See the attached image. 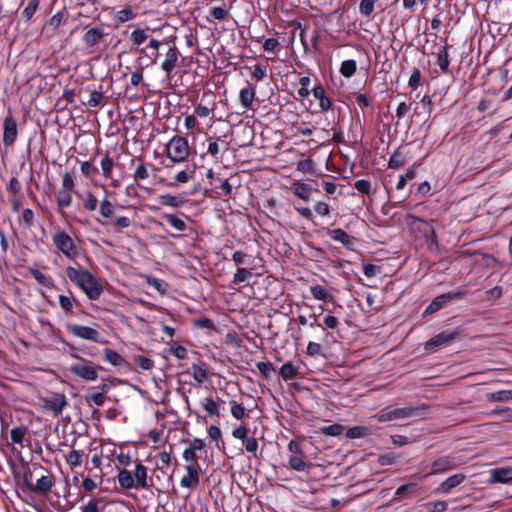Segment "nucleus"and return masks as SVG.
Masks as SVG:
<instances>
[{"label":"nucleus","instance_id":"f257e3e1","mask_svg":"<svg viewBox=\"0 0 512 512\" xmlns=\"http://www.w3.org/2000/svg\"><path fill=\"white\" fill-rule=\"evenodd\" d=\"M66 274L85 293L89 300H98L102 295L103 287L101 283L89 270L68 266Z\"/></svg>","mask_w":512,"mask_h":512},{"label":"nucleus","instance_id":"f03ea898","mask_svg":"<svg viewBox=\"0 0 512 512\" xmlns=\"http://www.w3.org/2000/svg\"><path fill=\"white\" fill-rule=\"evenodd\" d=\"M166 155L174 163L184 162L189 155V145L185 137L175 135L166 145Z\"/></svg>","mask_w":512,"mask_h":512},{"label":"nucleus","instance_id":"7ed1b4c3","mask_svg":"<svg viewBox=\"0 0 512 512\" xmlns=\"http://www.w3.org/2000/svg\"><path fill=\"white\" fill-rule=\"evenodd\" d=\"M52 242L56 248L68 259H75L78 247L74 240L64 230H58L52 235Z\"/></svg>","mask_w":512,"mask_h":512},{"label":"nucleus","instance_id":"20e7f679","mask_svg":"<svg viewBox=\"0 0 512 512\" xmlns=\"http://www.w3.org/2000/svg\"><path fill=\"white\" fill-rule=\"evenodd\" d=\"M458 338L456 330L442 331L435 336L431 337L424 343V349L427 353L432 354L437 352L440 348L447 347Z\"/></svg>","mask_w":512,"mask_h":512},{"label":"nucleus","instance_id":"39448f33","mask_svg":"<svg viewBox=\"0 0 512 512\" xmlns=\"http://www.w3.org/2000/svg\"><path fill=\"white\" fill-rule=\"evenodd\" d=\"M464 294V291L457 290L449 291L447 293L436 296L426 307L423 316L432 315L448 306L451 302L455 300H461L464 297Z\"/></svg>","mask_w":512,"mask_h":512},{"label":"nucleus","instance_id":"423d86ee","mask_svg":"<svg viewBox=\"0 0 512 512\" xmlns=\"http://www.w3.org/2000/svg\"><path fill=\"white\" fill-rule=\"evenodd\" d=\"M100 368V366H93L88 360L83 358L81 361L70 365L69 371L84 381L93 382L98 379V369Z\"/></svg>","mask_w":512,"mask_h":512},{"label":"nucleus","instance_id":"0eeeda50","mask_svg":"<svg viewBox=\"0 0 512 512\" xmlns=\"http://www.w3.org/2000/svg\"><path fill=\"white\" fill-rule=\"evenodd\" d=\"M421 414V410L416 407L406 406L385 411L378 416L380 422H390L394 420H405L410 417H417Z\"/></svg>","mask_w":512,"mask_h":512},{"label":"nucleus","instance_id":"6e6552de","mask_svg":"<svg viewBox=\"0 0 512 512\" xmlns=\"http://www.w3.org/2000/svg\"><path fill=\"white\" fill-rule=\"evenodd\" d=\"M66 330L83 340L92 341L95 343H104L105 341L101 338L100 333L89 326H84L80 324H68L66 325Z\"/></svg>","mask_w":512,"mask_h":512},{"label":"nucleus","instance_id":"1a4fd4ad","mask_svg":"<svg viewBox=\"0 0 512 512\" xmlns=\"http://www.w3.org/2000/svg\"><path fill=\"white\" fill-rule=\"evenodd\" d=\"M227 135L223 137L217 138H208V147L206 153L202 155L204 157L206 154L211 155L215 160H220L223 158L224 154L229 150L230 141L227 139Z\"/></svg>","mask_w":512,"mask_h":512},{"label":"nucleus","instance_id":"9d476101","mask_svg":"<svg viewBox=\"0 0 512 512\" xmlns=\"http://www.w3.org/2000/svg\"><path fill=\"white\" fill-rule=\"evenodd\" d=\"M68 405L66 396L63 393H54L51 396L42 398V408L52 412L54 415L62 413L63 409Z\"/></svg>","mask_w":512,"mask_h":512},{"label":"nucleus","instance_id":"9b49d317","mask_svg":"<svg viewBox=\"0 0 512 512\" xmlns=\"http://www.w3.org/2000/svg\"><path fill=\"white\" fill-rule=\"evenodd\" d=\"M18 137L17 121L12 115H7L3 120V144L5 147L14 145Z\"/></svg>","mask_w":512,"mask_h":512},{"label":"nucleus","instance_id":"f8f14e48","mask_svg":"<svg viewBox=\"0 0 512 512\" xmlns=\"http://www.w3.org/2000/svg\"><path fill=\"white\" fill-rule=\"evenodd\" d=\"M134 464V480L136 483V488L147 489L151 487L153 484L152 482H148V468L138 459L134 461Z\"/></svg>","mask_w":512,"mask_h":512},{"label":"nucleus","instance_id":"ddd939ff","mask_svg":"<svg viewBox=\"0 0 512 512\" xmlns=\"http://www.w3.org/2000/svg\"><path fill=\"white\" fill-rule=\"evenodd\" d=\"M179 57V51L176 45L169 47L166 52L165 60L161 64V69L166 73L167 77L170 78L173 70L177 66Z\"/></svg>","mask_w":512,"mask_h":512},{"label":"nucleus","instance_id":"4468645a","mask_svg":"<svg viewBox=\"0 0 512 512\" xmlns=\"http://www.w3.org/2000/svg\"><path fill=\"white\" fill-rule=\"evenodd\" d=\"M327 235L335 242H339L348 250H353V240L354 238L348 235L343 229L335 228V229H327Z\"/></svg>","mask_w":512,"mask_h":512},{"label":"nucleus","instance_id":"2eb2a0df","mask_svg":"<svg viewBox=\"0 0 512 512\" xmlns=\"http://www.w3.org/2000/svg\"><path fill=\"white\" fill-rule=\"evenodd\" d=\"M490 483L512 484V467L494 468L490 471Z\"/></svg>","mask_w":512,"mask_h":512},{"label":"nucleus","instance_id":"dca6fc26","mask_svg":"<svg viewBox=\"0 0 512 512\" xmlns=\"http://www.w3.org/2000/svg\"><path fill=\"white\" fill-rule=\"evenodd\" d=\"M185 468L187 474L181 478L180 485L183 488H193L199 483L198 467H195L194 464H187Z\"/></svg>","mask_w":512,"mask_h":512},{"label":"nucleus","instance_id":"f3484780","mask_svg":"<svg viewBox=\"0 0 512 512\" xmlns=\"http://www.w3.org/2000/svg\"><path fill=\"white\" fill-rule=\"evenodd\" d=\"M453 469V462L449 456L436 458L431 465L430 475L442 474Z\"/></svg>","mask_w":512,"mask_h":512},{"label":"nucleus","instance_id":"a211bd4d","mask_svg":"<svg viewBox=\"0 0 512 512\" xmlns=\"http://www.w3.org/2000/svg\"><path fill=\"white\" fill-rule=\"evenodd\" d=\"M177 214L164 213L162 218L168 222V224L179 232H184L187 230V224L184 219H188L184 213L180 212Z\"/></svg>","mask_w":512,"mask_h":512},{"label":"nucleus","instance_id":"6ab92c4d","mask_svg":"<svg viewBox=\"0 0 512 512\" xmlns=\"http://www.w3.org/2000/svg\"><path fill=\"white\" fill-rule=\"evenodd\" d=\"M291 191L292 193L298 197L301 200L309 201L311 197L312 192V186L310 184L301 182V181H294L291 184Z\"/></svg>","mask_w":512,"mask_h":512},{"label":"nucleus","instance_id":"aec40b11","mask_svg":"<svg viewBox=\"0 0 512 512\" xmlns=\"http://www.w3.org/2000/svg\"><path fill=\"white\" fill-rule=\"evenodd\" d=\"M195 171H196L195 164L187 165L185 169L179 171L174 176V182L168 183L167 186L173 187V186H175V184L187 183L189 180H191L194 177Z\"/></svg>","mask_w":512,"mask_h":512},{"label":"nucleus","instance_id":"412c9836","mask_svg":"<svg viewBox=\"0 0 512 512\" xmlns=\"http://www.w3.org/2000/svg\"><path fill=\"white\" fill-rule=\"evenodd\" d=\"M465 478V475L461 473L454 474L448 477L445 481H443L439 485L438 490H440L442 493L448 494L451 492L452 489L463 483Z\"/></svg>","mask_w":512,"mask_h":512},{"label":"nucleus","instance_id":"4be33fe9","mask_svg":"<svg viewBox=\"0 0 512 512\" xmlns=\"http://www.w3.org/2000/svg\"><path fill=\"white\" fill-rule=\"evenodd\" d=\"M103 37L104 30L100 27H93L85 32L83 36V41L87 46L93 47L100 43Z\"/></svg>","mask_w":512,"mask_h":512},{"label":"nucleus","instance_id":"5701e85b","mask_svg":"<svg viewBox=\"0 0 512 512\" xmlns=\"http://www.w3.org/2000/svg\"><path fill=\"white\" fill-rule=\"evenodd\" d=\"M436 55L435 65L440 68L443 73H447L449 71L450 59L448 53V45L439 48Z\"/></svg>","mask_w":512,"mask_h":512},{"label":"nucleus","instance_id":"b1692460","mask_svg":"<svg viewBox=\"0 0 512 512\" xmlns=\"http://www.w3.org/2000/svg\"><path fill=\"white\" fill-rule=\"evenodd\" d=\"M86 90L90 92V95L87 100L82 101L83 105L88 109L100 106L105 97V93L103 91L91 89L90 86H87Z\"/></svg>","mask_w":512,"mask_h":512},{"label":"nucleus","instance_id":"393cba45","mask_svg":"<svg viewBox=\"0 0 512 512\" xmlns=\"http://www.w3.org/2000/svg\"><path fill=\"white\" fill-rule=\"evenodd\" d=\"M102 355L104 360L114 367H120L126 364V360L123 358V356L113 349L104 348L102 350Z\"/></svg>","mask_w":512,"mask_h":512},{"label":"nucleus","instance_id":"a878e982","mask_svg":"<svg viewBox=\"0 0 512 512\" xmlns=\"http://www.w3.org/2000/svg\"><path fill=\"white\" fill-rule=\"evenodd\" d=\"M191 369L194 380L199 384L204 383L211 376L210 371L203 363H193Z\"/></svg>","mask_w":512,"mask_h":512},{"label":"nucleus","instance_id":"bb28decb","mask_svg":"<svg viewBox=\"0 0 512 512\" xmlns=\"http://www.w3.org/2000/svg\"><path fill=\"white\" fill-rule=\"evenodd\" d=\"M117 481L119 486L126 490L136 487L134 475L132 474L131 471L126 469L119 470L117 475Z\"/></svg>","mask_w":512,"mask_h":512},{"label":"nucleus","instance_id":"cd10ccee","mask_svg":"<svg viewBox=\"0 0 512 512\" xmlns=\"http://www.w3.org/2000/svg\"><path fill=\"white\" fill-rule=\"evenodd\" d=\"M29 272L40 285L48 289L54 288L55 284L51 275L43 273L37 268H30Z\"/></svg>","mask_w":512,"mask_h":512},{"label":"nucleus","instance_id":"c85d7f7f","mask_svg":"<svg viewBox=\"0 0 512 512\" xmlns=\"http://www.w3.org/2000/svg\"><path fill=\"white\" fill-rule=\"evenodd\" d=\"M64 18V12L58 11L55 13L52 17H50L43 26V31L46 33H50L51 35H54L60 24L62 23V20Z\"/></svg>","mask_w":512,"mask_h":512},{"label":"nucleus","instance_id":"c756f323","mask_svg":"<svg viewBox=\"0 0 512 512\" xmlns=\"http://www.w3.org/2000/svg\"><path fill=\"white\" fill-rule=\"evenodd\" d=\"M158 201H159L160 205L166 206V207H172V208H179L185 202V200L182 197L176 196V195H171L168 193L159 195Z\"/></svg>","mask_w":512,"mask_h":512},{"label":"nucleus","instance_id":"7c9ffc66","mask_svg":"<svg viewBox=\"0 0 512 512\" xmlns=\"http://www.w3.org/2000/svg\"><path fill=\"white\" fill-rule=\"evenodd\" d=\"M240 102L242 107L245 109H250L252 107L253 101L256 97V91L253 87H244L240 90L239 93Z\"/></svg>","mask_w":512,"mask_h":512},{"label":"nucleus","instance_id":"2f4dec72","mask_svg":"<svg viewBox=\"0 0 512 512\" xmlns=\"http://www.w3.org/2000/svg\"><path fill=\"white\" fill-rule=\"evenodd\" d=\"M299 374V367L294 365L291 361H287L279 369V375L283 380L287 381Z\"/></svg>","mask_w":512,"mask_h":512},{"label":"nucleus","instance_id":"473e14b6","mask_svg":"<svg viewBox=\"0 0 512 512\" xmlns=\"http://www.w3.org/2000/svg\"><path fill=\"white\" fill-rule=\"evenodd\" d=\"M202 408L208 412L210 416H215L219 418L220 416V406L219 404L213 399V397L208 396L205 397L201 401Z\"/></svg>","mask_w":512,"mask_h":512},{"label":"nucleus","instance_id":"72a5a7b5","mask_svg":"<svg viewBox=\"0 0 512 512\" xmlns=\"http://www.w3.org/2000/svg\"><path fill=\"white\" fill-rule=\"evenodd\" d=\"M232 261L237 265H246L248 267H252L255 261V258L251 254H247L242 251H235L232 254Z\"/></svg>","mask_w":512,"mask_h":512},{"label":"nucleus","instance_id":"f704fd0d","mask_svg":"<svg viewBox=\"0 0 512 512\" xmlns=\"http://www.w3.org/2000/svg\"><path fill=\"white\" fill-rule=\"evenodd\" d=\"M310 292L316 300L328 302L332 300L333 296L328 290L320 284H315L310 287Z\"/></svg>","mask_w":512,"mask_h":512},{"label":"nucleus","instance_id":"c9c22d12","mask_svg":"<svg viewBox=\"0 0 512 512\" xmlns=\"http://www.w3.org/2000/svg\"><path fill=\"white\" fill-rule=\"evenodd\" d=\"M53 481L49 476L40 477L34 487L32 488V492L34 493H47L53 487Z\"/></svg>","mask_w":512,"mask_h":512},{"label":"nucleus","instance_id":"e433bc0d","mask_svg":"<svg viewBox=\"0 0 512 512\" xmlns=\"http://www.w3.org/2000/svg\"><path fill=\"white\" fill-rule=\"evenodd\" d=\"M252 267L244 268V267H238L236 272L233 275L232 283L234 284H240V283H246L249 281V279L252 277Z\"/></svg>","mask_w":512,"mask_h":512},{"label":"nucleus","instance_id":"4c0bfd02","mask_svg":"<svg viewBox=\"0 0 512 512\" xmlns=\"http://www.w3.org/2000/svg\"><path fill=\"white\" fill-rule=\"evenodd\" d=\"M357 71V62L354 59H347L341 63L339 72L345 78H351Z\"/></svg>","mask_w":512,"mask_h":512},{"label":"nucleus","instance_id":"58836bf2","mask_svg":"<svg viewBox=\"0 0 512 512\" xmlns=\"http://www.w3.org/2000/svg\"><path fill=\"white\" fill-rule=\"evenodd\" d=\"M27 428L15 426L10 431V444H19L23 446Z\"/></svg>","mask_w":512,"mask_h":512},{"label":"nucleus","instance_id":"ea45409f","mask_svg":"<svg viewBox=\"0 0 512 512\" xmlns=\"http://www.w3.org/2000/svg\"><path fill=\"white\" fill-rule=\"evenodd\" d=\"M136 17L133 9L130 6H126L120 11L117 12L115 16V21L117 24H123L130 20H133Z\"/></svg>","mask_w":512,"mask_h":512},{"label":"nucleus","instance_id":"a19ab883","mask_svg":"<svg viewBox=\"0 0 512 512\" xmlns=\"http://www.w3.org/2000/svg\"><path fill=\"white\" fill-rule=\"evenodd\" d=\"M345 427L341 424H331L328 426H323L320 428V431L325 436L331 437H339L343 434Z\"/></svg>","mask_w":512,"mask_h":512},{"label":"nucleus","instance_id":"79ce46f5","mask_svg":"<svg viewBox=\"0 0 512 512\" xmlns=\"http://www.w3.org/2000/svg\"><path fill=\"white\" fill-rule=\"evenodd\" d=\"M100 166L102 170V175L105 178H110L112 175L114 161L108 153H105V155L101 158Z\"/></svg>","mask_w":512,"mask_h":512},{"label":"nucleus","instance_id":"37998d69","mask_svg":"<svg viewBox=\"0 0 512 512\" xmlns=\"http://www.w3.org/2000/svg\"><path fill=\"white\" fill-rule=\"evenodd\" d=\"M445 12L447 13V24L446 27H451L452 29L459 23V18L454 22V17L457 16L459 9L456 4H448L445 8Z\"/></svg>","mask_w":512,"mask_h":512},{"label":"nucleus","instance_id":"c03bdc74","mask_svg":"<svg viewBox=\"0 0 512 512\" xmlns=\"http://www.w3.org/2000/svg\"><path fill=\"white\" fill-rule=\"evenodd\" d=\"M289 466L297 472H304L309 469V465L300 456H291L289 458Z\"/></svg>","mask_w":512,"mask_h":512},{"label":"nucleus","instance_id":"a18cd8bd","mask_svg":"<svg viewBox=\"0 0 512 512\" xmlns=\"http://www.w3.org/2000/svg\"><path fill=\"white\" fill-rule=\"evenodd\" d=\"M72 191L67 190H59V195L57 198V207L59 210H63L64 208H67L72 203Z\"/></svg>","mask_w":512,"mask_h":512},{"label":"nucleus","instance_id":"49530a36","mask_svg":"<svg viewBox=\"0 0 512 512\" xmlns=\"http://www.w3.org/2000/svg\"><path fill=\"white\" fill-rule=\"evenodd\" d=\"M138 161H139V164L136 167L134 174H133V178L135 179L136 182L143 181V180H146L149 178V171H148L147 164L142 162L141 160H138Z\"/></svg>","mask_w":512,"mask_h":512},{"label":"nucleus","instance_id":"de8ad7c7","mask_svg":"<svg viewBox=\"0 0 512 512\" xmlns=\"http://www.w3.org/2000/svg\"><path fill=\"white\" fill-rule=\"evenodd\" d=\"M378 0H361L359 4V12L362 16L369 17L375 9Z\"/></svg>","mask_w":512,"mask_h":512},{"label":"nucleus","instance_id":"09e8293b","mask_svg":"<svg viewBox=\"0 0 512 512\" xmlns=\"http://www.w3.org/2000/svg\"><path fill=\"white\" fill-rule=\"evenodd\" d=\"M82 452L80 450H72L66 456V462L71 467H80L82 465Z\"/></svg>","mask_w":512,"mask_h":512},{"label":"nucleus","instance_id":"8fccbe9b","mask_svg":"<svg viewBox=\"0 0 512 512\" xmlns=\"http://www.w3.org/2000/svg\"><path fill=\"white\" fill-rule=\"evenodd\" d=\"M489 400L503 402L512 399V390H499L488 395Z\"/></svg>","mask_w":512,"mask_h":512},{"label":"nucleus","instance_id":"3c124183","mask_svg":"<svg viewBox=\"0 0 512 512\" xmlns=\"http://www.w3.org/2000/svg\"><path fill=\"white\" fill-rule=\"evenodd\" d=\"M148 38V34L143 28H136L130 35V40L133 45H140Z\"/></svg>","mask_w":512,"mask_h":512},{"label":"nucleus","instance_id":"603ef678","mask_svg":"<svg viewBox=\"0 0 512 512\" xmlns=\"http://www.w3.org/2000/svg\"><path fill=\"white\" fill-rule=\"evenodd\" d=\"M367 429L361 426L350 427L346 430L345 436L348 439H361L366 436Z\"/></svg>","mask_w":512,"mask_h":512},{"label":"nucleus","instance_id":"864d4df0","mask_svg":"<svg viewBox=\"0 0 512 512\" xmlns=\"http://www.w3.org/2000/svg\"><path fill=\"white\" fill-rule=\"evenodd\" d=\"M228 16V10L217 6L210 9V16H207V20L212 22L213 20H224Z\"/></svg>","mask_w":512,"mask_h":512},{"label":"nucleus","instance_id":"5fc2aeb1","mask_svg":"<svg viewBox=\"0 0 512 512\" xmlns=\"http://www.w3.org/2000/svg\"><path fill=\"white\" fill-rule=\"evenodd\" d=\"M39 4L40 0H29L27 6L22 11V15L27 21H30L33 18L39 7Z\"/></svg>","mask_w":512,"mask_h":512},{"label":"nucleus","instance_id":"6e6d98bb","mask_svg":"<svg viewBox=\"0 0 512 512\" xmlns=\"http://www.w3.org/2000/svg\"><path fill=\"white\" fill-rule=\"evenodd\" d=\"M97 205H98L97 198L92 194L91 191H86L84 194V203H83L84 209L89 212H92V211L96 210Z\"/></svg>","mask_w":512,"mask_h":512},{"label":"nucleus","instance_id":"4d7b16f0","mask_svg":"<svg viewBox=\"0 0 512 512\" xmlns=\"http://www.w3.org/2000/svg\"><path fill=\"white\" fill-rule=\"evenodd\" d=\"M80 169L81 173L89 179H93L95 174L98 172V168L90 161L81 162Z\"/></svg>","mask_w":512,"mask_h":512},{"label":"nucleus","instance_id":"13d9d810","mask_svg":"<svg viewBox=\"0 0 512 512\" xmlns=\"http://www.w3.org/2000/svg\"><path fill=\"white\" fill-rule=\"evenodd\" d=\"M231 414L237 420H242L247 417L245 407L235 401H231Z\"/></svg>","mask_w":512,"mask_h":512},{"label":"nucleus","instance_id":"bf43d9fd","mask_svg":"<svg viewBox=\"0 0 512 512\" xmlns=\"http://www.w3.org/2000/svg\"><path fill=\"white\" fill-rule=\"evenodd\" d=\"M106 399H107L106 396L103 395V393H99V392L85 396V401L87 404L90 405L91 403H93L98 407H102L105 404Z\"/></svg>","mask_w":512,"mask_h":512},{"label":"nucleus","instance_id":"052dcab7","mask_svg":"<svg viewBox=\"0 0 512 512\" xmlns=\"http://www.w3.org/2000/svg\"><path fill=\"white\" fill-rule=\"evenodd\" d=\"M257 368L265 379H269L271 377V373L275 370L273 364L269 361L258 362Z\"/></svg>","mask_w":512,"mask_h":512},{"label":"nucleus","instance_id":"680f3d73","mask_svg":"<svg viewBox=\"0 0 512 512\" xmlns=\"http://www.w3.org/2000/svg\"><path fill=\"white\" fill-rule=\"evenodd\" d=\"M99 213L104 218H109L113 214V205L107 197L100 201Z\"/></svg>","mask_w":512,"mask_h":512},{"label":"nucleus","instance_id":"e2e57ef3","mask_svg":"<svg viewBox=\"0 0 512 512\" xmlns=\"http://www.w3.org/2000/svg\"><path fill=\"white\" fill-rule=\"evenodd\" d=\"M355 189L362 194L369 195L371 193V182L369 179H358L354 182Z\"/></svg>","mask_w":512,"mask_h":512},{"label":"nucleus","instance_id":"0e129e2a","mask_svg":"<svg viewBox=\"0 0 512 512\" xmlns=\"http://www.w3.org/2000/svg\"><path fill=\"white\" fill-rule=\"evenodd\" d=\"M242 442L246 451L251 453L253 456H256V453L258 451L257 439L252 436H247Z\"/></svg>","mask_w":512,"mask_h":512},{"label":"nucleus","instance_id":"69168bd1","mask_svg":"<svg viewBox=\"0 0 512 512\" xmlns=\"http://www.w3.org/2000/svg\"><path fill=\"white\" fill-rule=\"evenodd\" d=\"M421 78V71L418 68H413L408 81V86L413 90H416L420 86Z\"/></svg>","mask_w":512,"mask_h":512},{"label":"nucleus","instance_id":"338daca9","mask_svg":"<svg viewBox=\"0 0 512 512\" xmlns=\"http://www.w3.org/2000/svg\"><path fill=\"white\" fill-rule=\"evenodd\" d=\"M134 362L143 370H150L154 366L153 360L143 355L135 356Z\"/></svg>","mask_w":512,"mask_h":512},{"label":"nucleus","instance_id":"774afa93","mask_svg":"<svg viewBox=\"0 0 512 512\" xmlns=\"http://www.w3.org/2000/svg\"><path fill=\"white\" fill-rule=\"evenodd\" d=\"M447 508V501L428 502L426 504V509L428 512H445Z\"/></svg>","mask_w":512,"mask_h":512}]
</instances>
